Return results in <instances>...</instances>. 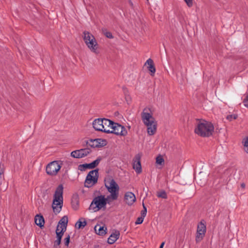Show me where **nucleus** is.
<instances>
[{
  "mask_svg": "<svg viewBox=\"0 0 248 248\" xmlns=\"http://www.w3.org/2000/svg\"><path fill=\"white\" fill-rule=\"evenodd\" d=\"M214 130L213 124L205 120L199 121L194 129L196 134L202 137H208L212 135Z\"/></svg>",
  "mask_w": 248,
  "mask_h": 248,
  "instance_id": "f257e3e1",
  "label": "nucleus"
},
{
  "mask_svg": "<svg viewBox=\"0 0 248 248\" xmlns=\"http://www.w3.org/2000/svg\"><path fill=\"white\" fill-rule=\"evenodd\" d=\"M105 184L108 192L110 193L108 195L107 200L108 203H110L112 201L117 200L119 194V186L115 180L111 178L105 180Z\"/></svg>",
  "mask_w": 248,
  "mask_h": 248,
  "instance_id": "f03ea898",
  "label": "nucleus"
},
{
  "mask_svg": "<svg viewBox=\"0 0 248 248\" xmlns=\"http://www.w3.org/2000/svg\"><path fill=\"white\" fill-rule=\"evenodd\" d=\"M63 189V186L62 185H59L54 194L52 207L54 212L56 214L60 213L62 207Z\"/></svg>",
  "mask_w": 248,
  "mask_h": 248,
  "instance_id": "7ed1b4c3",
  "label": "nucleus"
},
{
  "mask_svg": "<svg viewBox=\"0 0 248 248\" xmlns=\"http://www.w3.org/2000/svg\"><path fill=\"white\" fill-rule=\"evenodd\" d=\"M107 203H108L107 197L106 198L104 195L97 196L93 200L89 209L93 212H96L102 208H105Z\"/></svg>",
  "mask_w": 248,
  "mask_h": 248,
  "instance_id": "20e7f679",
  "label": "nucleus"
},
{
  "mask_svg": "<svg viewBox=\"0 0 248 248\" xmlns=\"http://www.w3.org/2000/svg\"><path fill=\"white\" fill-rule=\"evenodd\" d=\"M83 37L85 43L90 50L96 54H98V44L94 36L88 31H84Z\"/></svg>",
  "mask_w": 248,
  "mask_h": 248,
  "instance_id": "39448f33",
  "label": "nucleus"
},
{
  "mask_svg": "<svg viewBox=\"0 0 248 248\" xmlns=\"http://www.w3.org/2000/svg\"><path fill=\"white\" fill-rule=\"evenodd\" d=\"M98 178V170L95 169L90 171L86 176L84 186L87 187H91L97 182Z\"/></svg>",
  "mask_w": 248,
  "mask_h": 248,
  "instance_id": "423d86ee",
  "label": "nucleus"
},
{
  "mask_svg": "<svg viewBox=\"0 0 248 248\" xmlns=\"http://www.w3.org/2000/svg\"><path fill=\"white\" fill-rule=\"evenodd\" d=\"M141 118L144 124L156 122L153 117L151 108L149 107H146L143 109L141 113Z\"/></svg>",
  "mask_w": 248,
  "mask_h": 248,
  "instance_id": "0eeeda50",
  "label": "nucleus"
},
{
  "mask_svg": "<svg viewBox=\"0 0 248 248\" xmlns=\"http://www.w3.org/2000/svg\"><path fill=\"white\" fill-rule=\"evenodd\" d=\"M62 163L59 161H54L49 163L46 167V172L51 176L56 175L62 167Z\"/></svg>",
  "mask_w": 248,
  "mask_h": 248,
  "instance_id": "6e6552de",
  "label": "nucleus"
},
{
  "mask_svg": "<svg viewBox=\"0 0 248 248\" xmlns=\"http://www.w3.org/2000/svg\"><path fill=\"white\" fill-rule=\"evenodd\" d=\"M206 231V225L203 220H202L197 226L196 241L200 242L203 238Z\"/></svg>",
  "mask_w": 248,
  "mask_h": 248,
  "instance_id": "1a4fd4ad",
  "label": "nucleus"
},
{
  "mask_svg": "<svg viewBox=\"0 0 248 248\" xmlns=\"http://www.w3.org/2000/svg\"><path fill=\"white\" fill-rule=\"evenodd\" d=\"M111 131L110 133L122 136H125L127 134V130L124 126L115 123L112 124Z\"/></svg>",
  "mask_w": 248,
  "mask_h": 248,
  "instance_id": "9d476101",
  "label": "nucleus"
},
{
  "mask_svg": "<svg viewBox=\"0 0 248 248\" xmlns=\"http://www.w3.org/2000/svg\"><path fill=\"white\" fill-rule=\"evenodd\" d=\"M90 152L91 150L89 148L81 149L72 152L71 155L74 158H80L86 156Z\"/></svg>",
  "mask_w": 248,
  "mask_h": 248,
  "instance_id": "9b49d317",
  "label": "nucleus"
},
{
  "mask_svg": "<svg viewBox=\"0 0 248 248\" xmlns=\"http://www.w3.org/2000/svg\"><path fill=\"white\" fill-rule=\"evenodd\" d=\"M68 221L67 216L63 217L59 222L56 231L64 233L66 230Z\"/></svg>",
  "mask_w": 248,
  "mask_h": 248,
  "instance_id": "f8f14e48",
  "label": "nucleus"
},
{
  "mask_svg": "<svg viewBox=\"0 0 248 248\" xmlns=\"http://www.w3.org/2000/svg\"><path fill=\"white\" fill-rule=\"evenodd\" d=\"M140 158V154H137L133 159V168L135 170L137 174H140L142 171Z\"/></svg>",
  "mask_w": 248,
  "mask_h": 248,
  "instance_id": "ddd939ff",
  "label": "nucleus"
},
{
  "mask_svg": "<svg viewBox=\"0 0 248 248\" xmlns=\"http://www.w3.org/2000/svg\"><path fill=\"white\" fill-rule=\"evenodd\" d=\"M136 198L135 194L131 192H126L124 194V201L128 205H132L136 202Z\"/></svg>",
  "mask_w": 248,
  "mask_h": 248,
  "instance_id": "4468645a",
  "label": "nucleus"
},
{
  "mask_svg": "<svg viewBox=\"0 0 248 248\" xmlns=\"http://www.w3.org/2000/svg\"><path fill=\"white\" fill-rule=\"evenodd\" d=\"M100 161V159L97 158L93 162L89 163V164H84L82 165H80L79 166V169L82 171L85 170L87 169H93L96 166H97Z\"/></svg>",
  "mask_w": 248,
  "mask_h": 248,
  "instance_id": "2eb2a0df",
  "label": "nucleus"
},
{
  "mask_svg": "<svg viewBox=\"0 0 248 248\" xmlns=\"http://www.w3.org/2000/svg\"><path fill=\"white\" fill-rule=\"evenodd\" d=\"M147 127V134L150 136L154 135L157 130V122L144 124Z\"/></svg>",
  "mask_w": 248,
  "mask_h": 248,
  "instance_id": "dca6fc26",
  "label": "nucleus"
},
{
  "mask_svg": "<svg viewBox=\"0 0 248 248\" xmlns=\"http://www.w3.org/2000/svg\"><path fill=\"white\" fill-rule=\"evenodd\" d=\"M114 122L107 119H103V124L104 129H103L102 131L109 133L110 132H111L112 126V124H113Z\"/></svg>",
  "mask_w": 248,
  "mask_h": 248,
  "instance_id": "f3484780",
  "label": "nucleus"
},
{
  "mask_svg": "<svg viewBox=\"0 0 248 248\" xmlns=\"http://www.w3.org/2000/svg\"><path fill=\"white\" fill-rule=\"evenodd\" d=\"M103 119H96L94 120L93 123V127L97 131H102L104 129Z\"/></svg>",
  "mask_w": 248,
  "mask_h": 248,
  "instance_id": "a211bd4d",
  "label": "nucleus"
},
{
  "mask_svg": "<svg viewBox=\"0 0 248 248\" xmlns=\"http://www.w3.org/2000/svg\"><path fill=\"white\" fill-rule=\"evenodd\" d=\"M120 233L119 231H115L113 232L108 239V242L110 244L114 243L119 238Z\"/></svg>",
  "mask_w": 248,
  "mask_h": 248,
  "instance_id": "6ab92c4d",
  "label": "nucleus"
},
{
  "mask_svg": "<svg viewBox=\"0 0 248 248\" xmlns=\"http://www.w3.org/2000/svg\"><path fill=\"white\" fill-rule=\"evenodd\" d=\"M155 164L159 169H162L165 164V161L162 155H159L155 158Z\"/></svg>",
  "mask_w": 248,
  "mask_h": 248,
  "instance_id": "aec40b11",
  "label": "nucleus"
},
{
  "mask_svg": "<svg viewBox=\"0 0 248 248\" xmlns=\"http://www.w3.org/2000/svg\"><path fill=\"white\" fill-rule=\"evenodd\" d=\"M94 230L97 234L103 235L106 234L107 228L104 226H101L100 225H96L94 227Z\"/></svg>",
  "mask_w": 248,
  "mask_h": 248,
  "instance_id": "412c9836",
  "label": "nucleus"
},
{
  "mask_svg": "<svg viewBox=\"0 0 248 248\" xmlns=\"http://www.w3.org/2000/svg\"><path fill=\"white\" fill-rule=\"evenodd\" d=\"M34 219L35 223L37 226H39L40 228L44 227L45 221L42 216L37 215L35 216Z\"/></svg>",
  "mask_w": 248,
  "mask_h": 248,
  "instance_id": "4be33fe9",
  "label": "nucleus"
},
{
  "mask_svg": "<svg viewBox=\"0 0 248 248\" xmlns=\"http://www.w3.org/2000/svg\"><path fill=\"white\" fill-rule=\"evenodd\" d=\"M145 64H148V69L152 73V74H154L155 72V68L154 65L153 61L151 59H148L146 62Z\"/></svg>",
  "mask_w": 248,
  "mask_h": 248,
  "instance_id": "5701e85b",
  "label": "nucleus"
},
{
  "mask_svg": "<svg viewBox=\"0 0 248 248\" xmlns=\"http://www.w3.org/2000/svg\"><path fill=\"white\" fill-rule=\"evenodd\" d=\"M57 240L54 242V246L56 248H58L61 243V239L64 233L56 231Z\"/></svg>",
  "mask_w": 248,
  "mask_h": 248,
  "instance_id": "b1692460",
  "label": "nucleus"
},
{
  "mask_svg": "<svg viewBox=\"0 0 248 248\" xmlns=\"http://www.w3.org/2000/svg\"><path fill=\"white\" fill-rule=\"evenodd\" d=\"M93 146H103L106 145V140L101 139H96L93 141Z\"/></svg>",
  "mask_w": 248,
  "mask_h": 248,
  "instance_id": "393cba45",
  "label": "nucleus"
},
{
  "mask_svg": "<svg viewBox=\"0 0 248 248\" xmlns=\"http://www.w3.org/2000/svg\"><path fill=\"white\" fill-rule=\"evenodd\" d=\"M242 143L243 145L244 152L248 154V135L242 140Z\"/></svg>",
  "mask_w": 248,
  "mask_h": 248,
  "instance_id": "a878e982",
  "label": "nucleus"
},
{
  "mask_svg": "<svg viewBox=\"0 0 248 248\" xmlns=\"http://www.w3.org/2000/svg\"><path fill=\"white\" fill-rule=\"evenodd\" d=\"M102 32L103 34L108 38L112 39L113 38V36L112 33L107 31L106 29H102Z\"/></svg>",
  "mask_w": 248,
  "mask_h": 248,
  "instance_id": "bb28decb",
  "label": "nucleus"
},
{
  "mask_svg": "<svg viewBox=\"0 0 248 248\" xmlns=\"http://www.w3.org/2000/svg\"><path fill=\"white\" fill-rule=\"evenodd\" d=\"M157 196L159 198H161L163 199L167 198V193L164 190H162L159 192H158L157 193Z\"/></svg>",
  "mask_w": 248,
  "mask_h": 248,
  "instance_id": "cd10ccee",
  "label": "nucleus"
},
{
  "mask_svg": "<svg viewBox=\"0 0 248 248\" xmlns=\"http://www.w3.org/2000/svg\"><path fill=\"white\" fill-rule=\"evenodd\" d=\"M86 224L87 222L85 220L83 221H81L79 220L76 223V226L78 229H79L80 228L85 227L86 225Z\"/></svg>",
  "mask_w": 248,
  "mask_h": 248,
  "instance_id": "c85d7f7f",
  "label": "nucleus"
},
{
  "mask_svg": "<svg viewBox=\"0 0 248 248\" xmlns=\"http://www.w3.org/2000/svg\"><path fill=\"white\" fill-rule=\"evenodd\" d=\"M237 118V116L235 114H231L227 116L226 119L230 121L235 120Z\"/></svg>",
  "mask_w": 248,
  "mask_h": 248,
  "instance_id": "c756f323",
  "label": "nucleus"
},
{
  "mask_svg": "<svg viewBox=\"0 0 248 248\" xmlns=\"http://www.w3.org/2000/svg\"><path fill=\"white\" fill-rule=\"evenodd\" d=\"M143 210L141 211V217H144L146 215L147 213V209L146 207L145 206L144 203H143Z\"/></svg>",
  "mask_w": 248,
  "mask_h": 248,
  "instance_id": "7c9ffc66",
  "label": "nucleus"
},
{
  "mask_svg": "<svg viewBox=\"0 0 248 248\" xmlns=\"http://www.w3.org/2000/svg\"><path fill=\"white\" fill-rule=\"evenodd\" d=\"M144 220V217H142L141 216L140 217H139L137 218L135 223L136 224H141Z\"/></svg>",
  "mask_w": 248,
  "mask_h": 248,
  "instance_id": "2f4dec72",
  "label": "nucleus"
},
{
  "mask_svg": "<svg viewBox=\"0 0 248 248\" xmlns=\"http://www.w3.org/2000/svg\"><path fill=\"white\" fill-rule=\"evenodd\" d=\"M64 244L66 246H68L70 242V236L68 235L64 239Z\"/></svg>",
  "mask_w": 248,
  "mask_h": 248,
  "instance_id": "473e14b6",
  "label": "nucleus"
},
{
  "mask_svg": "<svg viewBox=\"0 0 248 248\" xmlns=\"http://www.w3.org/2000/svg\"><path fill=\"white\" fill-rule=\"evenodd\" d=\"M244 105L247 108H248V94H247L246 97L243 100Z\"/></svg>",
  "mask_w": 248,
  "mask_h": 248,
  "instance_id": "72a5a7b5",
  "label": "nucleus"
},
{
  "mask_svg": "<svg viewBox=\"0 0 248 248\" xmlns=\"http://www.w3.org/2000/svg\"><path fill=\"white\" fill-rule=\"evenodd\" d=\"M4 173L3 165L0 164V178H1L2 175Z\"/></svg>",
  "mask_w": 248,
  "mask_h": 248,
  "instance_id": "f704fd0d",
  "label": "nucleus"
},
{
  "mask_svg": "<svg viewBox=\"0 0 248 248\" xmlns=\"http://www.w3.org/2000/svg\"><path fill=\"white\" fill-rule=\"evenodd\" d=\"M185 2L186 3L188 7H191L192 6L193 2L192 0H184Z\"/></svg>",
  "mask_w": 248,
  "mask_h": 248,
  "instance_id": "c9c22d12",
  "label": "nucleus"
},
{
  "mask_svg": "<svg viewBox=\"0 0 248 248\" xmlns=\"http://www.w3.org/2000/svg\"><path fill=\"white\" fill-rule=\"evenodd\" d=\"M245 186H246V185H245V184L244 183L241 184V187L242 188H245Z\"/></svg>",
  "mask_w": 248,
  "mask_h": 248,
  "instance_id": "e433bc0d",
  "label": "nucleus"
},
{
  "mask_svg": "<svg viewBox=\"0 0 248 248\" xmlns=\"http://www.w3.org/2000/svg\"><path fill=\"white\" fill-rule=\"evenodd\" d=\"M164 244H165V242H162V243L161 244V245H160V248H163V247H164Z\"/></svg>",
  "mask_w": 248,
  "mask_h": 248,
  "instance_id": "4c0bfd02",
  "label": "nucleus"
}]
</instances>
